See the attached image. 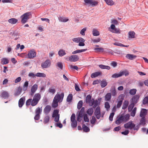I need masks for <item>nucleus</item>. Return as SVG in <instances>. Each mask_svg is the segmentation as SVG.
I'll return each instance as SVG.
<instances>
[{"instance_id": "1", "label": "nucleus", "mask_w": 148, "mask_h": 148, "mask_svg": "<svg viewBox=\"0 0 148 148\" xmlns=\"http://www.w3.org/2000/svg\"><path fill=\"white\" fill-rule=\"evenodd\" d=\"M41 98V96L39 93L35 94L33 97V99L29 98L27 100L26 102V106L30 105L32 106H36L38 103Z\"/></svg>"}, {"instance_id": "2", "label": "nucleus", "mask_w": 148, "mask_h": 148, "mask_svg": "<svg viewBox=\"0 0 148 148\" xmlns=\"http://www.w3.org/2000/svg\"><path fill=\"white\" fill-rule=\"evenodd\" d=\"M124 127L127 129H129L131 130L133 129L134 130L137 131L139 127L138 126H135V124L133 123L132 121H130L127 123L125 124L124 125Z\"/></svg>"}, {"instance_id": "3", "label": "nucleus", "mask_w": 148, "mask_h": 148, "mask_svg": "<svg viewBox=\"0 0 148 148\" xmlns=\"http://www.w3.org/2000/svg\"><path fill=\"white\" fill-rule=\"evenodd\" d=\"M32 17V14L30 12H27L24 13L21 16V22L22 23H26L29 19Z\"/></svg>"}, {"instance_id": "4", "label": "nucleus", "mask_w": 148, "mask_h": 148, "mask_svg": "<svg viewBox=\"0 0 148 148\" xmlns=\"http://www.w3.org/2000/svg\"><path fill=\"white\" fill-rule=\"evenodd\" d=\"M84 5H89L92 7H95L98 5L99 3L98 1L94 0H84Z\"/></svg>"}, {"instance_id": "5", "label": "nucleus", "mask_w": 148, "mask_h": 148, "mask_svg": "<svg viewBox=\"0 0 148 148\" xmlns=\"http://www.w3.org/2000/svg\"><path fill=\"white\" fill-rule=\"evenodd\" d=\"M124 75H125V76L128 75H129L128 72L126 71H120L119 73H116L112 75V77L113 78H116L120 77Z\"/></svg>"}, {"instance_id": "6", "label": "nucleus", "mask_w": 148, "mask_h": 148, "mask_svg": "<svg viewBox=\"0 0 148 148\" xmlns=\"http://www.w3.org/2000/svg\"><path fill=\"white\" fill-rule=\"evenodd\" d=\"M64 96V94L63 92L60 95L57 94L55 96L53 99L59 102H60L62 101Z\"/></svg>"}, {"instance_id": "7", "label": "nucleus", "mask_w": 148, "mask_h": 148, "mask_svg": "<svg viewBox=\"0 0 148 148\" xmlns=\"http://www.w3.org/2000/svg\"><path fill=\"white\" fill-rule=\"evenodd\" d=\"M38 86L36 84H34L31 87V91L29 93L31 96H32L38 89Z\"/></svg>"}, {"instance_id": "8", "label": "nucleus", "mask_w": 148, "mask_h": 148, "mask_svg": "<svg viewBox=\"0 0 148 148\" xmlns=\"http://www.w3.org/2000/svg\"><path fill=\"white\" fill-rule=\"evenodd\" d=\"M51 64V61L49 60H47L42 64L41 66L43 68H46L50 66Z\"/></svg>"}, {"instance_id": "9", "label": "nucleus", "mask_w": 148, "mask_h": 148, "mask_svg": "<svg viewBox=\"0 0 148 148\" xmlns=\"http://www.w3.org/2000/svg\"><path fill=\"white\" fill-rule=\"evenodd\" d=\"M28 58L29 59L33 58L35 57L36 56V53L34 50H31L28 52L27 54Z\"/></svg>"}, {"instance_id": "10", "label": "nucleus", "mask_w": 148, "mask_h": 148, "mask_svg": "<svg viewBox=\"0 0 148 148\" xmlns=\"http://www.w3.org/2000/svg\"><path fill=\"white\" fill-rule=\"evenodd\" d=\"M69 60L71 62H75L78 60L79 58L77 55H73L71 56L69 58Z\"/></svg>"}, {"instance_id": "11", "label": "nucleus", "mask_w": 148, "mask_h": 148, "mask_svg": "<svg viewBox=\"0 0 148 148\" xmlns=\"http://www.w3.org/2000/svg\"><path fill=\"white\" fill-rule=\"evenodd\" d=\"M10 94L9 93L6 91L4 90L2 91L0 95L1 97L5 99L8 98Z\"/></svg>"}, {"instance_id": "12", "label": "nucleus", "mask_w": 148, "mask_h": 148, "mask_svg": "<svg viewBox=\"0 0 148 148\" xmlns=\"http://www.w3.org/2000/svg\"><path fill=\"white\" fill-rule=\"evenodd\" d=\"M95 114L97 119H99L101 115V112L99 107L98 106L96 108L95 112Z\"/></svg>"}, {"instance_id": "13", "label": "nucleus", "mask_w": 148, "mask_h": 148, "mask_svg": "<svg viewBox=\"0 0 148 148\" xmlns=\"http://www.w3.org/2000/svg\"><path fill=\"white\" fill-rule=\"evenodd\" d=\"M21 91L22 88L20 86H19L15 89L14 95L16 97L18 96L21 94Z\"/></svg>"}, {"instance_id": "14", "label": "nucleus", "mask_w": 148, "mask_h": 148, "mask_svg": "<svg viewBox=\"0 0 148 148\" xmlns=\"http://www.w3.org/2000/svg\"><path fill=\"white\" fill-rule=\"evenodd\" d=\"M98 104V101L97 100H95L94 99H92L91 102L89 104L90 106H93V107L95 108L97 107Z\"/></svg>"}, {"instance_id": "15", "label": "nucleus", "mask_w": 148, "mask_h": 148, "mask_svg": "<svg viewBox=\"0 0 148 148\" xmlns=\"http://www.w3.org/2000/svg\"><path fill=\"white\" fill-rule=\"evenodd\" d=\"M122 117V119L123 121V122L125 123L128 121L129 119L130 115L129 114L124 115H121Z\"/></svg>"}, {"instance_id": "16", "label": "nucleus", "mask_w": 148, "mask_h": 148, "mask_svg": "<svg viewBox=\"0 0 148 148\" xmlns=\"http://www.w3.org/2000/svg\"><path fill=\"white\" fill-rule=\"evenodd\" d=\"M51 107L49 105L47 106L44 109V112L45 114H47L51 110Z\"/></svg>"}, {"instance_id": "17", "label": "nucleus", "mask_w": 148, "mask_h": 148, "mask_svg": "<svg viewBox=\"0 0 148 148\" xmlns=\"http://www.w3.org/2000/svg\"><path fill=\"white\" fill-rule=\"evenodd\" d=\"M25 101V97H22L18 101V106L20 108L22 107L24 104Z\"/></svg>"}, {"instance_id": "18", "label": "nucleus", "mask_w": 148, "mask_h": 148, "mask_svg": "<svg viewBox=\"0 0 148 148\" xmlns=\"http://www.w3.org/2000/svg\"><path fill=\"white\" fill-rule=\"evenodd\" d=\"M115 123L117 125L120 124L121 123L123 122L122 117L121 116H118L116 119V120L115 121Z\"/></svg>"}, {"instance_id": "19", "label": "nucleus", "mask_w": 148, "mask_h": 148, "mask_svg": "<svg viewBox=\"0 0 148 148\" xmlns=\"http://www.w3.org/2000/svg\"><path fill=\"white\" fill-rule=\"evenodd\" d=\"M147 110L145 109H142L140 114V116L141 117H145L147 113Z\"/></svg>"}, {"instance_id": "20", "label": "nucleus", "mask_w": 148, "mask_h": 148, "mask_svg": "<svg viewBox=\"0 0 148 148\" xmlns=\"http://www.w3.org/2000/svg\"><path fill=\"white\" fill-rule=\"evenodd\" d=\"M9 62V60L7 58H3L1 59V63L3 65L7 64Z\"/></svg>"}, {"instance_id": "21", "label": "nucleus", "mask_w": 148, "mask_h": 148, "mask_svg": "<svg viewBox=\"0 0 148 148\" xmlns=\"http://www.w3.org/2000/svg\"><path fill=\"white\" fill-rule=\"evenodd\" d=\"M58 19L60 21L63 22H66L69 20V19L63 16H60L58 17Z\"/></svg>"}, {"instance_id": "22", "label": "nucleus", "mask_w": 148, "mask_h": 148, "mask_svg": "<svg viewBox=\"0 0 148 148\" xmlns=\"http://www.w3.org/2000/svg\"><path fill=\"white\" fill-rule=\"evenodd\" d=\"M112 97L110 93H107L105 97V100L106 101H109L110 100Z\"/></svg>"}, {"instance_id": "23", "label": "nucleus", "mask_w": 148, "mask_h": 148, "mask_svg": "<svg viewBox=\"0 0 148 148\" xmlns=\"http://www.w3.org/2000/svg\"><path fill=\"white\" fill-rule=\"evenodd\" d=\"M126 57L127 58L130 60H132L135 58L136 56L133 54H128L126 55Z\"/></svg>"}, {"instance_id": "24", "label": "nucleus", "mask_w": 148, "mask_h": 148, "mask_svg": "<svg viewBox=\"0 0 148 148\" xmlns=\"http://www.w3.org/2000/svg\"><path fill=\"white\" fill-rule=\"evenodd\" d=\"M139 98V96L138 95H136L134 96L132 99V101L133 102V103H136Z\"/></svg>"}, {"instance_id": "25", "label": "nucleus", "mask_w": 148, "mask_h": 148, "mask_svg": "<svg viewBox=\"0 0 148 148\" xmlns=\"http://www.w3.org/2000/svg\"><path fill=\"white\" fill-rule=\"evenodd\" d=\"M129 101L127 100H125L124 102L123 106L122 107V109L123 110H125L128 107L129 104Z\"/></svg>"}, {"instance_id": "26", "label": "nucleus", "mask_w": 148, "mask_h": 148, "mask_svg": "<svg viewBox=\"0 0 148 148\" xmlns=\"http://www.w3.org/2000/svg\"><path fill=\"white\" fill-rule=\"evenodd\" d=\"M18 20L15 18H12L8 20V22L12 24H15L18 22Z\"/></svg>"}, {"instance_id": "27", "label": "nucleus", "mask_w": 148, "mask_h": 148, "mask_svg": "<svg viewBox=\"0 0 148 148\" xmlns=\"http://www.w3.org/2000/svg\"><path fill=\"white\" fill-rule=\"evenodd\" d=\"M91 96L90 95H88L86 98V102L87 103H88L89 105L91 102Z\"/></svg>"}, {"instance_id": "28", "label": "nucleus", "mask_w": 148, "mask_h": 148, "mask_svg": "<svg viewBox=\"0 0 148 148\" xmlns=\"http://www.w3.org/2000/svg\"><path fill=\"white\" fill-rule=\"evenodd\" d=\"M107 4L112 6L114 4V2L112 0H104Z\"/></svg>"}, {"instance_id": "29", "label": "nucleus", "mask_w": 148, "mask_h": 148, "mask_svg": "<svg viewBox=\"0 0 148 148\" xmlns=\"http://www.w3.org/2000/svg\"><path fill=\"white\" fill-rule=\"evenodd\" d=\"M83 38L81 37L75 38L72 39L73 42L76 43H79L80 41H82Z\"/></svg>"}, {"instance_id": "30", "label": "nucleus", "mask_w": 148, "mask_h": 148, "mask_svg": "<svg viewBox=\"0 0 148 148\" xmlns=\"http://www.w3.org/2000/svg\"><path fill=\"white\" fill-rule=\"evenodd\" d=\"M93 35L94 36H98L99 35V33L97 29H94L92 31Z\"/></svg>"}, {"instance_id": "31", "label": "nucleus", "mask_w": 148, "mask_h": 148, "mask_svg": "<svg viewBox=\"0 0 148 148\" xmlns=\"http://www.w3.org/2000/svg\"><path fill=\"white\" fill-rule=\"evenodd\" d=\"M36 75L38 77H46V75L43 73H37L36 74Z\"/></svg>"}, {"instance_id": "32", "label": "nucleus", "mask_w": 148, "mask_h": 148, "mask_svg": "<svg viewBox=\"0 0 148 148\" xmlns=\"http://www.w3.org/2000/svg\"><path fill=\"white\" fill-rule=\"evenodd\" d=\"M59 110H55L52 114V116L53 117H54L56 116H60L59 114Z\"/></svg>"}, {"instance_id": "33", "label": "nucleus", "mask_w": 148, "mask_h": 148, "mask_svg": "<svg viewBox=\"0 0 148 148\" xmlns=\"http://www.w3.org/2000/svg\"><path fill=\"white\" fill-rule=\"evenodd\" d=\"M58 102L57 101L53 99V101L52 104V106L53 108H56L58 106Z\"/></svg>"}, {"instance_id": "34", "label": "nucleus", "mask_w": 148, "mask_h": 148, "mask_svg": "<svg viewBox=\"0 0 148 148\" xmlns=\"http://www.w3.org/2000/svg\"><path fill=\"white\" fill-rule=\"evenodd\" d=\"M140 125L144 126L146 124V120L145 117H142L140 122Z\"/></svg>"}, {"instance_id": "35", "label": "nucleus", "mask_w": 148, "mask_h": 148, "mask_svg": "<svg viewBox=\"0 0 148 148\" xmlns=\"http://www.w3.org/2000/svg\"><path fill=\"white\" fill-rule=\"evenodd\" d=\"M99 66L100 68L103 69H106L108 70H109L110 69V66L103 64L99 65Z\"/></svg>"}, {"instance_id": "36", "label": "nucleus", "mask_w": 148, "mask_h": 148, "mask_svg": "<svg viewBox=\"0 0 148 148\" xmlns=\"http://www.w3.org/2000/svg\"><path fill=\"white\" fill-rule=\"evenodd\" d=\"M128 37L129 38H135V33L133 31L130 32H129Z\"/></svg>"}, {"instance_id": "37", "label": "nucleus", "mask_w": 148, "mask_h": 148, "mask_svg": "<svg viewBox=\"0 0 148 148\" xmlns=\"http://www.w3.org/2000/svg\"><path fill=\"white\" fill-rule=\"evenodd\" d=\"M87 50V49H80V50H76L75 51H73L72 53V54H76L77 53L82 52H84V51H86Z\"/></svg>"}, {"instance_id": "38", "label": "nucleus", "mask_w": 148, "mask_h": 148, "mask_svg": "<svg viewBox=\"0 0 148 148\" xmlns=\"http://www.w3.org/2000/svg\"><path fill=\"white\" fill-rule=\"evenodd\" d=\"M58 54L61 57L65 55L66 54V53L64 50L60 49L59 51Z\"/></svg>"}, {"instance_id": "39", "label": "nucleus", "mask_w": 148, "mask_h": 148, "mask_svg": "<svg viewBox=\"0 0 148 148\" xmlns=\"http://www.w3.org/2000/svg\"><path fill=\"white\" fill-rule=\"evenodd\" d=\"M82 129L85 132H88L90 131V129L88 127L86 126L84 124L82 125Z\"/></svg>"}, {"instance_id": "40", "label": "nucleus", "mask_w": 148, "mask_h": 148, "mask_svg": "<svg viewBox=\"0 0 148 148\" xmlns=\"http://www.w3.org/2000/svg\"><path fill=\"white\" fill-rule=\"evenodd\" d=\"M90 116H91L93 113V110L92 108H90L88 109L86 112Z\"/></svg>"}, {"instance_id": "41", "label": "nucleus", "mask_w": 148, "mask_h": 148, "mask_svg": "<svg viewBox=\"0 0 148 148\" xmlns=\"http://www.w3.org/2000/svg\"><path fill=\"white\" fill-rule=\"evenodd\" d=\"M84 109H85L84 107L82 108L78 114V115H79V116L81 117L83 116L84 112Z\"/></svg>"}, {"instance_id": "42", "label": "nucleus", "mask_w": 148, "mask_h": 148, "mask_svg": "<svg viewBox=\"0 0 148 148\" xmlns=\"http://www.w3.org/2000/svg\"><path fill=\"white\" fill-rule=\"evenodd\" d=\"M101 72H97L95 73H92L91 75V77L92 78L98 76V75L101 74Z\"/></svg>"}, {"instance_id": "43", "label": "nucleus", "mask_w": 148, "mask_h": 148, "mask_svg": "<svg viewBox=\"0 0 148 148\" xmlns=\"http://www.w3.org/2000/svg\"><path fill=\"white\" fill-rule=\"evenodd\" d=\"M49 121V117L48 116H46L44 119L43 123L46 124L48 123Z\"/></svg>"}, {"instance_id": "44", "label": "nucleus", "mask_w": 148, "mask_h": 148, "mask_svg": "<svg viewBox=\"0 0 148 148\" xmlns=\"http://www.w3.org/2000/svg\"><path fill=\"white\" fill-rule=\"evenodd\" d=\"M73 98V95L72 94H70L69 95L66 101L67 102H71Z\"/></svg>"}, {"instance_id": "45", "label": "nucleus", "mask_w": 148, "mask_h": 148, "mask_svg": "<svg viewBox=\"0 0 148 148\" xmlns=\"http://www.w3.org/2000/svg\"><path fill=\"white\" fill-rule=\"evenodd\" d=\"M83 104V101L82 100L79 101L77 103V108L79 110L80 109L82 108Z\"/></svg>"}, {"instance_id": "46", "label": "nucleus", "mask_w": 148, "mask_h": 148, "mask_svg": "<svg viewBox=\"0 0 148 148\" xmlns=\"http://www.w3.org/2000/svg\"><path fill=\"white\" fill-rule=\"evenodd\" d=\"M42 111V109H40V107H38L36 108L35 110V113L36 114H40Z\"/></svg>"}, {"instance_id": "47", "label": "nucleus", "mask_w": 148, "mask_h": 148, "mask_svg": "<svg viewBox=\"0 0 148 148\" xmlns=\"http://www.w3.org/2000/svg\"><path fill=\"white\" fill-rule=\"evenodd\" d=\"M111 94L113 96H114L116 95V91L114 88H113L111 90Z\"/></svg>"}, {"instance_id": "48", "label": "nucleus", "mask_w": 148, "mask_h": 148, "mask_svg": "<svg viewBox=\"0 0 148 148\" xmlns=\"http://www.w3.org/2000/svg\"><path fill=\"white\" fill-rule=\"evenodd\" d=\"M136 90L135 89H133L130 90L129 93L132 95H134L136 93Z\"/></svg>"}, {"instance_id": "49", "label": "nucleus", "mask_w": 148, "mask_h": 148, "mask_svg": "<svg viewBox=\"0 0 148 148\" xmlns=\"http://www.w3.org/2000/svg\"><path fill=\"white\" fill-rule=\"evenodd\" d=\"M134 103H132L130 105L128 106V110L129 111H131L132 110L133 108L134 107Z\"/></svg>"}, {"instance_id": "50", "label": "nucleus", "mask_w": 148, "mask_h": 148, "mask_svg": "<svg viewBox=\"0 0 148 148\" xmlns=\"http://www.w3.org/2000/svg\"><path fill=\"white\" fill-rule=\"evenodd\" d=\"M136 107H135L133 109V110L132 111V112L131 113V115L132 116H134L135 115L136 111Z\"/></svg>"}, {"instance_id": "51", "label": "nucleus", "mask_w": 148, "mask_h": 148, "mask_svg": "<svg viewBox=\"0 0 148 148\" xmlns=\"http://www.w3.org/2000/svg\"><path fill=\"white\" fill-rule=\"evenodd\" d=\"M75 114L73 113L71 115V121L73 122L74 121H76L75 120Z\"/></svg>"}, {"instance_id": "52", "label": "nucleus", "mask_w": 148, "mask_h": 148, "mask_svg": "<svg viewBox=\"0 0 148 148\" xmlns=\"http://www.w3.org/2000/svg\"><path fill=\"white\" fill-rule=\"evenodd\" d=\"M71 125L73 128L76 127L77 126V122L76 121H74L71 122Z\"/></svg>"}, {"instance_id": "53", "label": "nucleus", "mask_w": 148, "mask_h": 148, "mask_svg": "<svg viewBox=\"0 0 148 148\" xmlns=\"http://www.w3.org/2000/svg\"><path fill=\"white\" fill-rule=\"evenodd\" d=\"M105 108L107 110H108L110 108V104L108 102H105Z\"/></svg>"}, {"instance_id": "54", "label": "nucleus", "mask_w": 148, "mask_h": 148, "mask_svg": "<svg viewBox=\"0 0 148 148\" xmlns=\"http://www.w3.org/2000/svg\"><path fill=\"white\" fill-rule=\"evenodd\" d=\"M113 33H114L116 34H120L121 33L120 30L119 28L117 29L116 28L114 29L112 31H111Z\"/></svg>"}, {"instance_id": "55", "label": "nucleus", "mask_w": 148, "mask_h": 148, "mask_svg": "<svg viewBox=\"0 0 148 148\" xmlns=\"http://www.w3.org/2000/svg\"><path fill=\"white\" fill-rule=\"evenodd\" d=\"M29 83L28 81L25 82L24 85H23V88L25 89V90L27 89Z\"/></svg>"}, {"instance_id": "56", "label": "nucleus", "mask_w": 148, "mask_h": 148, "mask_svg": "<svg viewBox=\"0 0 148 148\" xmlns=\"http://www.w3.org/2000/svg\"><path fill=\"white\" fill-rule=\"evenodd\" d=\"M123 102L121 101H119L117 102V103L116 105V107L117 108H119L121 106Z\"/></svg>"}, {"instance_id": "57", "label": "nucleus", "mask_w": 148, "mask_h": 148, "mask_svg": "<svg viewBox=\"0 0 148 148\" xmlns=\"http://www.w3.org/2000/svg\"><path fill=\"white\" fill-rule=\"evenodd\" d=\"M86 30V27L84 28L81 30L80 32V34L82 35H85V32Z\"/></svg>"}, {"instance_id": "58", "label": "nucleus", "mask_w": 148, "mask_h": 148, "mask_svg": "<svg viewBox=\"0 0 148 148\" xmlns=\"http://www.w3.org/2000/svg\"><path fill=\"white\" fill-rule=\"evenodd\" d=\"M49 92L52 93L53 94H54L56 92V90L54 88H50L48 90Z\"/></svg>"}, {"instance_id": "59", "label": "nucleus", "mask_w": 148, "mask_h": 148, "mask_svg": "<svg viewBox=\"0 0 148 148\" xmlns=\"http://www.w3.org/2000/svg\"><path fill=\"white\" fill-rule=\"evenodd\" d=\"M69 68L71 69H75L76 70H77L78 68L76 66H73L72 65H70L69 66Z\"/></svg>"}, {"instance_id": "60", "label": "nucleus", "mask_w": 148, "mask_h": 148, "mask_svg": "<svg viewBox=\"0 0 148 148\" xmlns=\"http://www.w3.org/2000/svg\"><path fill=\"white\" fill-rule=\"evenodd\" d=\"M114 114V113L112 112L111 113L109 117V120L111 121H112L113 120V118Z\"/></svg>"}, {"instance_id": "61", "label": "nucleus", "mask_w": 148, "mask_h": 148, "mask_svg": "<svg viewBox=\"0 0 148 148\" xmlns=\"http://www.w3.org/2000/svg\"><path fill=\"white\" fill-rule=\"evenodd\" d=\"M82 41H80L79 42V46H84L85 45V44L84 42H85V40L83 38Z\"/></svg>"}, {"instance_id": "62", "label": "nucleus", "mask_w": 148, "mask_h": 148, "mask_svg": "<svg viewBox=\"0 0 148 148\" xmlns=\"http://www.w3.org/2000/svg\"><path fill=\"white\" fill-rule=\"evenodd\" d=\"M107 84V83L106 81H103L101 83V85L102 87L103 88L106 86Z\"/></svg>"}, {"instance_id": "63", "label": "nucleus", "mask_w": 148, "mask_h": 148, "mask_svg": "<svg viewBox=\"0 0 148 148\" xmlns=\"http://www.w3.org/2000/svg\"><path fill=\"white\" fill-rule=\"evenodd\" d=\"M118 98L119 101H121L123 102L124 98V96H123V95L121 94L119 96Z\"/></svg>"}, {"instance_id": "64", "label": "nucleus", "mask_w": 148, "mask_h": 148, "mask_svg": "<svg viewBox=\"0 0 148 148\" xmlns=\"http://www.w3.org/2000/svg\"><path fill=\"white\" fill-rule=\"evenodd\" d=\"M84 119L85 122H88L89 121V119L88 118L86 114H85L84 115Z\"/></svg>"}]
</instances>
